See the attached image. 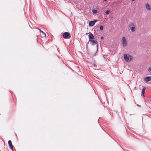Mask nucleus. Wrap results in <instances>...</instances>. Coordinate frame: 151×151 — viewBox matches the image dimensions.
Segmentation results:
<instances>
[{"label":"nucleus","instance_id":"2eb2a0df","mask_svg":"<svg viewBox=\"0 0 151 151\" xmlns=\"http://www.w3.org/2000/svg\"><path fill=\"white\" fill-rule=\"evenodd\" d=\"M41 32L43 34V35H44L45 36H46V34L44 32L42 31H41Z\"/></svg>","mask_w":151,"mask_h":151},{"label":"nucleus","instance_id":"6ab92c4d","mask_svg":"<svg viewBox=\"0 0 151 151\" xmlns=\"http://www.w3.org/2000/svg\"><path fill=\"white\" fill-rule=\"evenodd\" d=\"M142 95L143 96H145V93H142Z\"/></svg>","mask_w":151,"mask_h":151},{"label":"nucleus","instance_id":"39448f33","mask_svg":"<svg viewBox=\"0 0 151 151\" xmlns=\"http://www.w3.org/2000/svg\"><path fill=\"white\" fill-rule=\"evenodd\" d=\"M89 42L91 45H94L96 44H97V41L96 40H89Z\"/></svg>","mask_w":151,"mask_h":151},{"label":"nucleus","instance_id":"4be33fe9","mask_svg":"<svg viewBox=\"0 0 151 151\" xmlns=\"http://www.w3.org/2000/svg\"><path fill=\"white\" fill-rule=\"evenodd\" d=\"M134 0H132V1H134Z\"/></svg>","mask_w":151,"mask_h":151},{"label":"nucleus","instance_id":"a211bd4d","mask_svg":"<svg viewBox=\"0 0 151 151\" xmlns=\"http://www.w3.org/2000/svg\"><path fill=\"white\" fill-rule=\"evenodd\" d=\"M36 29H38L40 31V32H41V31H42L40 29L38 28H36Z\"/></svg>","mask_w":151,"mask_h":151},{"label":"nucleus","instance_id":"0eeeda50","mask_svg":"<svg viewBox=\"0 0 151 151\" xmlns=\"http://www.w3.org/2000/svg\"><path fill=\"white\" fill-rule=\"evenodd\" d=\"M96 22V20H94L90 22L89 23V25L91 26H93Z\"/></svg>","mask_w":151,"mask_h":151},{"label":"nucleus","instance_id":"f3484780","mask_svg":"<svg viewBox=\"0 0 151 151\" xmlns=\"http://www.w3.org/2000/svg\"><path fill=\"white\" fill-rule=\"evenodd\" d=\"M98 51V45L97 44V51H96V52H97V51Z\"/></svg>","mask_w":151,"mask_h":151},{"label":"nucleus","instance_id":"9b49d317","mask_svg":"<svg viewBox=\"0 0 151 151\" xmlns=\"http://www.w3.org/2000/svg\"><path fill=\"white\" fill-rule=\"evenodd\" d=\"M92 12L93 14H96L97 13V10H92Z\"/></svg>","mask_w":151,"mask_h":151},{"label":"nucleus","instance_id":"f8f14e48","mask_svg":"<svg viewBox=\"0 0 151 151\" xmlns=\"http://www.w3.org/2000/svg\"><path fill=\"white\" fill-rule=\"evenodd\" d=\"M145 89H146V87L143 88L142 89V93H145Z\"/></svg>","mask_w":151,"mask_h":151},{"label":"nucleus","instance_id":"ddd939ff","mask_svg":"<svg viewBox=\"0 0 151 151\" xmlns=\"http://www.w3.org/2000/svg\"><path fill=\"white\" fill-rule=\"evenodd\" d=\"M103 27L102 26H100V29L102 31L103 30Z\"/></svg>","mask_w":151,"mask_h":151},{"label":"nucleus","instance_id":"f257e3e1","mask_svg":"<svg viewBox=\"0 0 151 151\" xmlns=\"http://www.w3.org/2000/svg\"><path fill=\"white\" fill-rule=\"evenodd\" d=\"M124 59L125 61L127 62L131 61L133 59V57L128 54H124Z\"/></svg>","mask_w":151,"mask_h":151},{"label":"nucleus","instance_id":"9d476101","mask_svg":"<svg viewBox=\"0 0 151 151\" xmlns=\"http://www.w3.org/2000/svg\"><path fill=\"white\" fill-rule=\"evenodd\" d=\"M88 38L89 40H92L94 38V37L93 35L91 33V34L88 35Z\"/></svg>","mask_w":151,"mask_h":151},{"label":"nucleus","instance_id":"f03ea898","mask_svg":"<svg viewBox=\"0 0 151 151\" xmlns=\"http://www.w3.org/2000/svg\"><path fill=\"white\" fill-rule=\"evenodd\" d=\"M128 27L131 29V32H134L135 31V26L133 23H129L128 25Z\"/></svg>","mask_w":151,"mask_h":151},{"label":"nucleus","instance_id":"aec40b11","mask_svg":"<svg viewBox=\"0 0 151 151\" xmlns=\"http://www.w3.org/2000/svg\"><path fill=\"white\" fill-rule=\"evenodd\" d=\"M103 38H104V37H101V39H103Z\"/></svg>","mask_w":151,"mask_h":151},{"label":"nucleus","instance_id":"dca6fc26","mask_svg":"<svg viewBox=\"0 0 151 151\" xmlns=\"http://www.w3.org/2000/svg\"><path fill=\"white\" fill-rule=\"evenodd\" d=\"M148 71L149 72L151 71V67L148 68Z\"/></svg>","mask_w":151,"mask_h":151},{"label":"nucleus","instance_id":"7ed1b4c3","mask_svg":"<svg viewBox=\"0 0 151 151\" xmlns=\"http://www.w3.org/2000/svg\"><path fill=\"white\" fill-rule=\"evenodd\" d=\"M63 37L65 39H69L71 35L69 33L65 32L63 34Z\"/></svg>","mask_w":151,"mask_h":151},{"label":"nucleus","instance_id":"6e6552de","mask_svg":"<svg viewBox=\"0 0 151 151\" xmlns=\"http://www.w3.org/2000/svg\"><path fill=\"white\" fill-rule=\"evenodd\" d=\"M8 144L9 146V148L12 150H13V146L12 145V141L9 140L8 142Z\"/></svg>","mask_w":151,"mask_h":151},{"label":"nucleus","instance_id":"4468645a","mask_svg":"<svg viewBox=\"0 0 151 151\" xmlns=\"http://www.w3.org/2000/svg\"><path fill=\"white\" fill-rule=\"evenodd\" d=\"M109 12L110 11L109 10H107L106 12L105 13L106 14H109Z\"/></svg>","mask_w":151,"mask_h":151},{"label":"nucleus","instance_id":"412c9836","mask_svg":"<svg viewBox=\"0 0 151 151\" xmlns=\"http://www.w3.org/2000/svg\"><path fill=\"white\" fill-rule=\"evenodd\" d=\"M107 0H103V1H107Z\"/></svg>","mask_w":151,"mask_h":151},{"label":"nucleus","instance_id":"5701e85b","mask_svg":"<svg viewBox=\"0 0 151 151\" xmlns=\"http://www.w3.org/2000/svg\"><path fill=\"white\" fill-rule=\"evenodd\" d=\"M97 67H96V66H95L94 67H96V68Z\"/></svg>","mask_w":151,"mask_h":151},{"label":"nucleus","instance_id":"423d86ee","mask_svg":"<svg viewBox=\"0 0 151 151\" xmlns=\"http://www.w3.org/2000/svg\"><path fill=\"white\" fill-rule=\"evenodd\" d=\"M145 6L146 9L148 11H150L151 9V6L148 3H147L145 5Z\"/></svg>","mask_w":151,"mask_h":151},{"label":"nucleus","instance_id":"20e7f679","mask_svg":"<svg viewBox=\"0 0 151 151\" xmlns=\"http://www.w3.org/2000/svg\"><path fill=\"white\" fill-rule=\"evenodd\" d=\"M127 44L126 40L124 37H122V45L123 47H125Z\"/></svg>","mask_w":151,"mask_h":151},{"label":"nucleus","instance_id":"1a4fd4ad","mask_svg":"<svg viewBox=\"0 0 151 151\" xmlns=\"http://www.w3.org/2000/svg\"><path fill=\"white\" fill-rule=\"evenodd\" d=\"M151 80V76H148L145 78L144 81L146 82H148Z\"/></svg>","mask_w":151,"mask_h":151}]
</instances>
